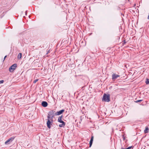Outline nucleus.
I'll list each match as a JSON object with an SVG mask.
<instances>
[{
    "mask_svg": "<svg viewBox=\"0 0 149 149\" xmlns=\"http://www.w3.org/2000/svg\"><path fill=\"white\" fill-rule=\"evenodd\" d=\"M140 101H141V100H140ZM138 101V102H139V101Z\"/></svg>",
    "mask_w": 149,
    "mask_h": 149,
    "instance_id": "18",
    "label": "nucleus"
},
{
    "mask_svg": "<svg viewBox=\"0 0 149 149\" xmlns=\"http://www.w3.org/2000/svg\"><path fill=\"white\" fill-rule=\"evenodd\" d=\"M38 80V79H36L33 81V83H36Z\"/></svg>",
    "mask_w": 149,
    "mask_h": 149,
    "instance_id": "13",
    "label": "nucleus"
},
{
    "mask_svg": "<svg viewBox=\"0 0 149 149\" xmlns=\"http://www.w3.org/2000/svg\"><path fill=\"white\" fill-rule=\"evenodd\" d=\"M148 127H146L145 130L144 131L145 133H146L148 132Z\"/></svg>",
    "mask_w": 149,
    "mask_h": 149,
    "instance_id": "9",
    "label": "nucleus"
},
{
    "mask_svg": "<svg viewBox=\"0 0 149 149\" xmlns=\"http://www.w3.org/2000/svg\"><path fill=\"white\" fill-rule=\"evenodd\" d=\"M132 147V146H130L127 148H126L125 149L124 148H122V149H130Z\"/></svg>",
    "mask_w": 149,
    "mask_h": 149,
    "instance_id": "14",
    "label": "nucleus"
},
{
    "mask_svg": "<svg viewBox=\"0 0 149 149\" xmlns=\"http://www.w3.org/2000/svg\"><path fill=\"white\" fill-rule=\"evenodd\" d=\"M93 137L92 136L91 138L90 141V147H91L92 145L93 141Z\"/></svg>",
    "mask_w": 149,
    "mask_h": 149,
    "instance_id": "8",
    "label": "nucleus"
},
{
    "mask_svg": "<svg viewBox=\"0 0 149 149\" xmlns=\"http://www.w3.org/2000/svg\"><path fill=\"white\" fill-rule=\"evenodd\" d=\"M119 76H120L119 75L113 73L112 75V79H115L118 77H119Z\"/></svg>",
    "mask_w": 149,
    "mask_h": 149,
    "instance_id": "5",
    "label": "nucleus"
},
{
    "mask_svg": "<svg viewBox=\"0 0 149 149\" xmlns=\"http://www.w3.org/2000/svg\"><path fill=\"white\" fill-rule=\"evenodd\" d=\"M22 57V54L21 53H19L17 56V58L18 59H20Z\"/></svg>",
    "mask_w": 149,
    "mask_h": 149,
    "instance_id": "10",
    "label": "nucleus"
},
{
    "mask_svg": "<svg viewBox=\"0 0 149 149\" xmlns=\"http://www.w3.org/2000/svg\"><path fill=\"white\" fill-rule=\"evenodd\" d=\"M17 67V64H16L12 65L9 68V70L10 72H12L15 70Z\"/></svg>",
    "mask_w": 149,
    "mask_h": 149,
    "instance_id": "4",
    "label": "nucleus"
},
{
    "mask_svg": "<svg viewBox=\"0 0 149 149\" xmlns=\"http://www.w3.org/2000/svg\"><path fill=\"white\" fill-rule=\"evenodd\" d=\"M6 56H5L4 57V58L3 61L5 60V58H6Z\"/></svg>",
    "mask_w": 149,
    "mask_h": 149,
    "instance_id": "16",
    "label": "nucleus"
},
{
    "mask_svg": "<svg viewBox=\"0 0 149 149\" xmlns=\"http://www.w3.org/2000/svg\"><path fill=\"white\" fill-rule=\"evenodd\" d=\"M146 83L147 84H149V79H147L146 81Z\"/></svg>",
    "mask_w": 149,
    "mask_h": 149,
    "instance_id": "12",
    "label": "nucleus"
},
{
    "mask_svg": "<svg viewBox=\"0 0 149 149\" xmlns=\"http://www.w3.org/2000/svg\"><path fill=\"white\" fill-rule=\"evenodd\" d=\"M148 19H149V14L148 17Z\"/></svg>",
    "mask_w": 149,
    "mask_h": 149,
    "instance_id": "17",
    "label": "nucleus"
},
{
    "mask_svg": "<svg viewBox=\"0 0 149 149\" xmlns=\"http://www.w3.org/2000/svg\"><path fill=\"white\" fill-rule=\"evenodd\" d=\"M102 100L105 102H108L110 101V97L109 94H104L102 98Z\"/></svg>",
    "mask_w": 149,
    "mask_h": 149,
    "instance_id": "1",
    "label": "nucleus"
},
{
    "mask_svg": "<svg viewBox=\"0 0 149 149\" xmlns=\"http://www.w3.org/2000/svg\"><path fill=\"white\" fill-rule=\"evenodd\" d=\"M58 121L62 124H59V126L60 127H64L65 125V123L62 120V116L59 117L58 118Z\"/></svg>",
    "mask_w": 149,
    "mask_h": 149,
    "instance_id": "2",
    "label": "nucleus"
},
{
    "mask_svg": "<svg viewBox=\"0 0 149 149\" xmlns=\"http://www.w3.org/2000/svg\"><path fill=\"white\" fill-rule=\"evenodd\" d=\"M41 104L42 106L44 107H47L48 105L47 103L45 101H43L42 102Z\"/></svg>",
    "mask_w": 149,
    "mask_h": 149,
    "instance_id": "6",
    "label": "nucleus"
},
{
    "mask_svg": "<svg viewBox=\"0 0 149 149\" xmlns=\"http://www.w3.org/2000/svg\"><path fill=\"white\" fill-rule=\"evenodd\" d=\"M3 82H4V81L3 80L0 81V84L3 83Z\"/></svg>",
    "mask_w": 149,
    "mask_h": 149,
    "instance_id": "15",
    "label": "nucleus"
},
{
    "mask_svg": "<svg viewBox=\"0 0 149 149\" xmlns=\"http://www.w3.org/2000/svg\"><path fill=\"white\" fill-rule=\"evenodd\" d=\"M48 120L47 123V126L49 128H50L52 125V122L50 120L52 121V118H50L49 116H48Z\"/></svg>",
    "mask_w": 149,
    "mask_h": 149,
    "instance_id": "3",
    "label": "nucleus"
},
{
    "mask_svg": "<svg viewBox=\"0 0 149 149\" xmlns=\"http://www.w3.org/2000/svg\"><path fill=\"white\" fill-rule=\"evenodd\" d=\"M11 140L12 141V140L11 139H8V140H7L5 142V143L6 144H7V143H8V142H9Z\"/></svg>",
    "mask_w": 149,
    "mask_h": 149,
    "instance_id": "11",
    "label": "nucleus"
},
{
    "mask_svg": "<svg viewBox=\"0 0 149 149\" xmlns=\"http://www.w3.org/2000/svg\"><path fill=\"white\" fill-rule=\"evenodd\" d=\"M64 111V110H60L59 111H58L56 113L57 115H59L62 114Z\"/></svg>",
    "mask_w": 149,
    "mask_h": 149,
    "instance_id": "7",
    "label": "nucleus"
}]
</instances>
